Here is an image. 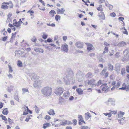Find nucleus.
I'll use <instances>...</instances> for the list:
<instances>
[{"label":"nucleus","instance_id":"6ab92c4d","mask_svg":"<svg viewBox=\"0 0 129 129\" xmlns=\"http://www.w3.org/2000/svg\"><path fill=\"white\" fill-rule=\"evenodd\" d=\"M122 61H127L129 60V55L126 54L124 56L122 59Z\"/></svg>","mask_w":129,"mask_h":129},{"label":"nucleus","instance_id":"393cba45","mask_svg":"<svg viewBox=\"0 0 129 129\" xmlns=\"http://www.w3.org/2000/svg\"><path fill=\"white\" fill-rule=\"evenodd\" d=\"M48 113L50 115H54L55 114L54 110L52 109H50L49 111L48 112Z\"/></svg>","mask_w":129,"mask_h":129},{"label":"nucleus","instance_id":"79ce46f5","mask_svg":"<svg viewBox=\"0 0 129 129\" xmlns=\"http://www.w3.org/2000/svg\"><path fill=\"white\" fill-rule=\"evenodd\" d=\"M0 116L1 118H2V120H4L5 121L7 120V119L6 118L5 116H3V115H1Z\"/></svg>","mask_w":129,"mask_h":129},{"label":"nucleus","instance_id":"7ed1b4c3","mask_svg":"<svg viewBox=\"0 0 129 129\" xmlns=\"http://www.w3.org/2000/svg\"><path fill=\"white\" fill-rule=\"evenodd\" d=\"M124 114V113L121 111H120L118 114V117L116 118V119L118 120L119 123L121 124V120H124L125 117H123V115Z\"/></svg>","mask_w":129,"mask_h":129},{"label":"nucleus","instance_id":"ea45409f","mask_svg":"<svg viewBox=\"0 0 129 129\" xmlns=\"http://www.w3.org/2000/svg\"><path fill=\"white\" fill-rule=\"evenodd\" d=\"M60 16L58 15H56L55 17V20L57 21H58L60 19Z\"/></svg>","mask_w":129,"mask_h":129},{"label":"nucleus","instance_id":"864d4df0","mask_svg":"<svg viewBox=\"0 0 129 129\" xmlns=\"http://www.w3.org/2000/svg\"><path fill=\"white\" fill-rule=\"evenodd\" d=\"M120 85V83L119 82H118L116 84V85H114V86L116 88H117L119 87Z\"/></svg>","mask_w":129,"mask_h":129},{"label":"nucleus","instance_id":"5fc2aeb1","mask_svg":"<svg viewBox=\"0 0 129 129\" xmlns=\"http://www.w3.org/2000/svg\"><path fill=\"white\" fill-rule=\"evenodd\" d=\"M17 52H18V54H19L20 55H22L23 54V53H24V52H21L19 50H18V51H15L16 53Z\"/></svg>","mask_w":129,"mask_h":129},{"label":"nucleus","instance_id":"a878e982","mask_svg":"<svg viewBox=\"0 0 129 129\" xmlns=\"http://www.w3.org/2000/svg\"><path fill=\"white\" fill-rule=\"evenodd\" d=\"M51 124L48 123H44L43 124V128L44 129H45L48 127H50Z\"/></svg>","mask_w":129,"mask_h":129},{"label":"nucleus","instance_id":"423d86ee","mask_svg":"<svg viewBox=\"0 0 129 129\" xmlns=\"http://www.w3.org/2000/svg\"><path fill=\"white\" fill-rule=\"evenodd\" d=\"M23 115H26L28 114V112H29L30 114H31L32 113V112L28 108V107L26 106L25 105H24L23 107Z\"/></svg>","mask_w":129,"mask_h":129},{"label":"nucleus","instance_id":"4468645a","mask_svg":"<svg viewBox=\"0 0 129 129\" xmlns=\"http://www.w3.org/2000/svg\"><path fill=\"white\" fill-rule=\"evenodd\" d=\"M126 45V42L123 41H122L119 43L118 44L117 46H118L122 47H123L125 46Z\"/></svg>","mask_w":129,"mask_h":129},{"label":"nucleus","instance_id":"c03bdc74","mask_svg":"<svg viewBox=\"0 0 129 129\" xmlns=\"http://www.w3.org/2000/svg\"><path fill=\"white\" fill-rule=\"evenodd\" d=\"M106 71V68H104L101 73V75H103L104 73Z\"/></svg>","mask_w":129,"mask_h":129},{"label":"nucleus","instance_id":"58836bf2","mask_svg":"<svg viewBox=\"0 0 129 129\" xmlns=\"http://www.w3.org/2000/svg\"><path fill=\"white\" fill-rule=\"evenodd\" d=\"M80 129H90V128L87 126H82L80 128Z\"/></svg>","mask_w":129,"mask_h":129},{"label":"nucleus","instance_id":"a18cd8bd","mask_svg":"<svg viewBox=\"0 0 129 129\" xmlns=\"http://www.w3.org/2000/svg\"><path fill=\"white\" fill-rule=\"evenodd\" d=\"M125 52H126V55H129V49H127L125 50L124 51H123V53L124 54Z\"/></svg>","mask_w":129,"mask_h":129},{"label":"nucleus","instance_id":"09e8293b","mask_svg":"<svg viewBox=\"0 0 129 129\" xmlns=\"http://www.w3.org/2000/svg\"><path fill=\"white\" fill-rule=\"evenodd\" d=\"M8 66L9 68V72L10 73H12L13 72V70L11 66L8 64Z\"/></svg>","mask_w":129,"mask_h":129},{"label":"nucleus","instance_id":"f3484780","mask_svg":"<svg viewBox=\"0 0 129 129\" xmlns=\"http://www.w3.org/2000/svg\"><path fill=\"white\" fill-rule=\"evenodd\" d=\"M34 50L36 52H39L41 53H43L44 51L43 49L40 48H35Z\"/></svg>","mask_w":129,"mask_h":129},{"label":"nucleus","instance_id":"603ef678","mask_svg":"<svg viewBox=\"0 0 129 129\" xmlns=\"http://www.w3.org/2000/svg\"><path fill=\"white\" fill-rule=\"evenodd\" d=\"M10 4L9 5L10 8H13V5L11 1H10Z\"/></svg>","mask_w":129,"mask_h":129},{"label":"nucleus","instance_id":"3c124183","mask_svg":"<svg viewBox=\"0 0 129 129\" xmlns=\"http://www.w3.org/2000/svg\"><path fill=\"white\" fill-rule=\"evenodd\" d=\"M125 73V68H123L121 70V74L123 75Z\"/></svg>","mask_w":129,"mask_h":129},{"label":"nucleus","instance_id":"13d9d810","mask_svg":"<svg viewBox=\"0 0 129 129\" xmlns=\"http://www.w3.org/2000/svg\"><path fill=\"white\" fill-rule=\"evenodd\" d=\"M12 15L10 13H9L7 15V20L9 21L10 20V17Z\"/></svg>","mask_w":129,"mask_h":129},{"label":"nucleus","instance_id":"1a4fd4ad","mask_svg":"<svg viewBox=\"0 0 129 129\" xmlns=\"http://www.w3.org/2000/svg\"><path fill=\"white\" fill-rule=\"evenodd\" d=\"M85 44L87 46V49L88 51H89L91 50H94V48L93 49L94 47H93V45L92 44L88 43H86Z\"/></svg>","mask_w":129,"mask_h":129},{"label":"nucleus","instance_id":"c85d7f7f","mask_svg":"<svg viewBox=\"0 0 129 129\" xmlns=\"http://www.w3.org/2000/svg\"><path fill=\"white\" fill-rule=\"evenodd\" d=\"M49 13L50 14V15L52 16V17L54 16V14H56L55 12L53 10H51L49 12Z\"/></svg>","mask_w":129,"mask_h":129},{"label":"nucleus","instance_id":"ddd939ff","mask_svg":"<svg viewBox=\"0 0 129 129\" xmlns=\"http://www.w3.org/2000/svg\"><path fill=\"white\" fill-rule=\"evenodd\" d=\"M98 16L100 17V19H105L104 15L102 12H100L98 14Z\"/></svg>","mask_w":129,"mask_h":129},{"label":"nucleus","instance_id":"0e129e2a","mask_svg":"<svg viewBox=\"0 0 129 129\" xmlns=\"http://www.w3.org/2000/svg\"><path fill=\"white\" fill-rule=\"evenodd\" d=\"M112 113L114 114H116L117 113V111H110Z\"/></svg>","mask_w":129,"mask_h":129},{"label":"nucleus","instance_id":"052dcab7","mask_svg":"<svg viewBox=\"0 0 129 129\" xmlns=\"http://www.w3.org/2000/svg\"><path fill=\"white\" fill-rule=\"evenodd\" d=\"M110 15L112 17H115L116 16V14L114 12L111 13L110 14Z\"/></svg>","mask_w":129,"mask_h":129},{"label":"nucleus","instance_id":"bb28decb","mask_svg":"<svg viewBox=\"0 0 129 129\" xmlns=\"http://www.w3.org/2000/svg\"><path fill=\"white\" fill-rule=\"evenodd\" d=\"M8 109L7 108L5 109L2 111V113L4 115H6L8 114Z\"/></svg>","mask_w":129,"mask_h":129},{"label":"nucleus","instance_id":"4be33fe9","mask_svg":"<svg viewBox=\"0 0 129 129\" xmlns=\"http://www.w3.org/2000/svg\"><path fill=\"white\" fill-rule=\"evenodd\" d=\"M60 125H65L67 123V120H60Z\"/></svg>","mask_w":129,"mask_h":129},{"label":"nucleus","instance_id":"f257e3e1","mask_svg":"<svg viewBox=\"0 0 129 129\" xmlns=\"http://www.w3.org/2000/svg\"><path fill=\"white\" fill-rule=\"evenodd\" d=\"M41 91L43 95L45 96H49L51 95L52 92L51 87L46 86L43 87Z\"/></svg>","mask_w":129,"mask_h":129},{"label":"nucleus","instance_id":"c9c22d12","mask_svg":"<svg viewBox=\"0 0 129 129\" xmlns=\"http://www.w3.org/2000/svg\"><path fill=\"white\" fill-rule=\"evenodd\" d=\"M17 65L19 67H22V64L21 61L19 60L17 61Z\"/></svg>","mask_w":129,"mask_h":129},{"label":"nucleus","instance_id":"39448f33","mask_svg":"<svg viewBox=\"0 0 129 129\" xmlns=\"http://www.w3.org/2000/svg\"><path fill=\"white\" fill-rule=\"evenodd\" d=\"M101 87H102V90L104 91L105 93L107 92L110 90V87H108L106 83L102 84Z\"/></svg>","mask_w":129,"mask_h":129},{"label":"nucleus","instance_id":"9d476101","mask_svg":"<svg viewBox=\"0 0 129 129\" xmlns=\"http://www.w3.org/2000/svg\"><path fill=\"white\" fill-rule=\"evenodd\" d=\"M41 82H37L35 81L34 84V86L36 88H39L41 87Z\"/></svg>","mask_w":129,"mask_h":129},{"label":"nucleus","instance_id":"f03ea898","mask_svg":"<svg viewBox=\"0 0 129 129\" xmlns=\"http://www.w3.org/2000/svg\"><path fill=\"white\" fill-rule=\"evenodd\" d=\"M66 78L68 79H71L72 82L74 83L75 81V78L73 77V73L72 70L70 69H68L66 73Z\"/></svg>","mask_w":129,"mask_h":129},{"label":"nucleus","instance_id":"e433bc0d","mask_svg":"<svg viewBox=\"0 0 129 129\" xmlns=\"http://www.w3.org/2000/svg\"><path fill=\"white\" fill-rule=\"evenodd\" d=\"M14 87V86H13L11 85L8 88V91L9 92H10L11 90H13V89Z\"/></svg>","mask_w":129,"mask_h":129},{"label":"nucleus","instance_id":"473e14b6","mask_svg":"<svg viewBox=\"0 0 129 129\" xmlns=\"http://www.w3.org/2000/svg\"><path fill=\"white\" fill-rule=\"evenodd\" d=\"M92 73L90 72H89L86 75V77L91 78L92 76Z\"/></svg>","mask_w":129,"mask_h":129},{"label":"nucleus","instance_id":"a19ab883","mask_svg":"<svg viewBox=\"0 0 129 129\" xmlns=\"http://www.w3.org/2000/svg\"><path fill=\"white\" fill-rule=\"evenodd\" d=\"M35 111L37 113H38L39 112V108L36 105L35 106Z\"/></svg>","mask_w":129,"mask_h":129},{"label":"nucleus","instance_id":"2eb2a0df","mask_svg":"<svg viewBox=\"0 0 129 129\" xmlns=\"http://www.w3.org/2000/svg\"><path fill=\"white\" fill-rule=\"evenodd\" d=\"M65 11V10L63 8H62L61 9H59L57 10V13L58 14H63Z\"/></svg>","mask_w":129,"mask_h":129},{"label":"nucleus","instance_id":"b1692460","mask_svg":"<svg viewBox=\"0 0 129 129\" xmlns=\"http://www.w3.org/2000/svg\"><path fill=\"white\" fill-rule=\"evenodd\" d=\"M76 91L79 94L81 95L82 94H83V91L80 88H78L76 89Z\"/></svg>","mask_w":129,"mask_h":129},{"label":"nucleus","instance_id":"20e7f679","mask_svg":"<svg viewBox=\"0 0 129 129\" xmlns=\"http://www.w3.org/2000/svg\"><path fill=\"white\" fill-rule=\"evenodd\" d=\"M64 89L60 87H57L55 89L54 93L57 95H60L63 92Z\"/></svg>","mask_w":129,"mask_h":129},{"label":"nucleus","instance_id":"f8f14e48","mask_svg":"<svg viewBox=\"0 0 129 129\" xmlns=\"http://www.w3.org/2000/svg\"><path fill=\"white\" fill-rule=\"evenodd\" d=\"M32 80H33L34 81V82L35 81H36L37 82H41V81L40 80V77H39L38 76H35L32 77Z\"/></svg>","mask_w":129,"mask_h":129},{"label":"nucleus","instance_id":"a211bd4d","mask_svg":"<svg viewBox=\"0 0 129 129\" xmlns=\"http://www.w3.org/2000/svg\"><path fill=\"white\" fill-rule=\"evenodd\" d=\"M5 2H3L2 4L1 8L4 9L6 10L8 9L9 8L8 6L6 5Z\"/></svg>","mask_w":129,"mask_h":129},{"label":"nucleus","instance_id":"bf43d9fd","mask_svg":"<svg viewBox=\"0 0 129 129\" xmlns=\"http://www.w3.org/2000/svg\"><path fill=\"white\" fill-rule=\"evenodd\" d=\"M50 117L48 115H46L45 117V119L47 120L50 119Z\"/></svg>","mask_w":129,"mask_h":129},{"label":"nucleus","instance_id":"dca6fc26","mask_svg":"<svg viewBox=\"0 0 129 129\" xmlns=\"http://www.w3.org/2000/svg\"><path fill=\"white\" fill-rule=\"evenodd\" d=\"M95 80L93 79H91L90 80H88V81L87 83L88 85H95L94 84L95 82Z\"/></svg>","mask_w":129,"mask_h":129},{"label":"nucleus","instance_id":"338daca9","mask_svg":"<svg viewBox=\"0 0 129 129\" xmlns=\"http://www.w3.org/2000/svg\"><path fill=\"white\" fill-rule=\"evenodd\" d=\"M119 52H117L116 54H115V57L117 58L119 57Z\"/></svg>","mask_w":129,"mask_h":129},{"label":"nucleus","instance_id":"de8ad7c7","mask_svg":"<svg viewBox=\"0 0 129 129\" xmlns=\"http://www.w3.org/2000/svg\"><path fill=\"white\" fill-rule=\"evenodd\" d=\"M31 40L33 42H36L37 41L36 38L34 36H33Z\"/></svg>","mask_w":129,"mask_h":129},{"label":"nucleus","instance_id":"e2e57ef3","mask_svg":"<svg viewBox=\"0 0 129 129\" xmlns=\"http://www.w3.org/2000/svg\"><path fill=\"white\" fill-rule=\"evenodd\" d=\"M8 77L9 79L12 78L13 77L10 74H9L8 75Z\"/></svg>","mask_w":129,"mask_h":129},{"label":"nucleus","instance_id":"2f4dec72","mask_svg":"<svg viewBox=\"0 0 129 129\" xmlns=\"http://www.w3.org/2000/svg\"><path fill=\"white\" fill-rule=\"evenodd\" d=\"M22 94H24V93L26 92H29L28 89L25 88H22Z\"/></svg>","mask_w":129,"mask_h":129},{"label":"nucleus","instance_id":"cd10ccee","mask_svg":"<svg viewBox=\"0 0 129 129\" xmlns=\"http://www.w3.org/2000/svg\"><path fill=\"white\" fill-rule=\"evenodd\" d=\"M115 70L117 72V74H118L120 71V67L119 66H116Z\"/></svg>","mask_w":129,"mask_h":129},{"label":"nucleus","instance_id":"412c9836","mask_svg":"<svg viewBox=\"0 0 129 129\" xmlns=\"http://www.w3.org/2000/svg\"><path fill=\"white\" fill-rule=\"evenodd\" d=\"M14 22L13 23V24L14 26H16V27H18L20 26L21 25V24H19L16 21V19H15L13 21Z\"/></svg>","mask_w":129,"mask_h":129},{"label":"nucleus","instance_id":"69168bd1","mask_svg":"<svg viewBox=\"0 0 129 129\" xmlns=\"http://www.w3.org/2000/svg\"><path fill=\"white\" fill-rule=\"evenodd\" d=\"M8 37L7 36H6L4 37L2 39V40L4 41H5L7 39Z\"/></svg>","mask_w":129,"mask_h":129},{"label":"nucleus","instance_id":"72a5a7b5","mask_svg":"<svg viewBox=\"0 0 129 129\" xmlns=\"http://www.w3.org/2000/svg\"><path fill=\"white\" fill-rule=\"evenodd\" d=\"M121 30H124L125 31H123V33L124 34L127 35L128 34V32L127 30L125 28V27H122L120 29Z\"/></svg>","mask_w":129,"mask_h":129},{"label":"nucleus","instance_id":"37998d69","mask_svg":"<svg viewBox=\"0 0 129 129\" xmlns=\"http://www.w3.org/2000/svg\"><path fill=\"white\" fill-rule=\"evenodd\" d=\"M106 5L108 7L109 9L110 10H112L113 8V6L109 4L107 5V4H106Z\"/></svg>","mask_w":129,"mask_h":129},{"label":"nucleus","instance_id":"f704fd0d","mask_svg":"<svg viewBox=\"0 0 129 129\" xmlns=\"http://www.w3.org/2000/svg\"><path fill=\"white\" fill-rule=\"evenodd\" d=\"M122 86H125V89H126V91H128L129 90V85H126L125 83H124L122 84Z\"/></svg>","mask_w":129,"mask_h":129},{"label":"nucleus","instance_id":"8fccbe9b","mask_svg":"<svg viewBox=\"0 0 129 129\" xmlns=\"http://www.w3.org/2000/svg\"><path fill=\"white\" fill-rule=\"evenodd\" d=\"M97 10L99 11L102 12L103 11V9L102 7V6L100 5V6L98 7L97 8Z\"/></svg>","mask_w":129,"mask_h":129},{"label":"nucleus","instance_id":"6e6552de","mask_svg":"<svg viewBox=\"0 0 129 129\" xmlns=\"http://www.w3.org/2000/svg\"><path fill=\"white\" fill-rule=\"evenodd\" d=\"M75 45L78 48H83V43L82 42L77 41L75 43Z\"/></svg>","mask_w":129,"mask_h":129},{"label":"nucleus","instance_id":"680f3d73","mask_svg":"<svg viewBox=\"0 0 129 129\" xmlns=\"http://www.w3.org/2000/svg\"><path fill=\"white\" fill-rule=\"evenodd\" d=\"M89 55L90 57H94L95 56V54L94 53H90L89 54Z\"/></svg>","mask_w":129,"mask_h":129},{"label":"nucleus","instance_id":"aec40b11","mask_svg":"<svg viewBox=\"0 0 129 129\" xmlns=\"http://www.w3.org/2000/svg\"><path fill=\"white\" fill-rule=\"evenodd\" d=\"M91 117V115L89 112L85 113V117L86 120H88L89 118Z\"/></svg>","mask_w":129,"mask_h":129},{"label":"nucleus","instance_id":"6e6d98bb","mask_svg":"<svg viewBox=\"0 0 129 129\" xmlns=\"http://www.w3.org/2000/svg\"><path fill=\"white\" fill-rule=\"evenodd\" d=\"M47 41L48 43L52 42H53V40L50 38H48L47 39Z\"/></svg>","mask_w":129,"mask_h":129},{"label":"nucleus","instance_id":"774afa93","mask_svg":"<svg viewBox=\"0 0 129 129\" xmlns=\"http://www.w3.org/2000/svg\"><path fill=\"white\" fill-rule=\"evenodd\" d=\"M126 70L127 73H129V66H127L126 68Z\"/></svg>","mask_w":129,"mask_h":129},{"label":"nucleus","instance_id":"7c9ffc66","mask_svg":"<svg viewBox=\"0 0 129 129\" xmlns=\"http://www.w3.org/2000/svg\"><path fill=\"white\" fill-rule=\"evenodd\" d=\"M70 95V93L68 91H67L64 92L63 94V96L65 98H67Z\"/></svg>","mask_w":129,"mask_h":129},{"label":"nucleus","instance_id":"49530a36","mask_svg":"<svg viewBox=\"0 0 129 129\" xmlns=\"http://www.w3.org/2000/svg\"><path fill=\"white\" fill-rule=\"evenodd\" d=\"M47 36L48 35H47L45 33H44L42 37L44 39H45L47 38Z\"/></svg>","mask_w":129,"mask_h":129},{"label":"nucleus","instance_id":"9b49d317","mask_svg":"<svg viewBox=\"0 0 129 129\" xmlns=\"http://www.w3.org/2000/svg\"><path fill=\"white\" fill-rule=\"evenodd\" d=\"M66 102V100L61 97H60L59 99V104L61 105L64 104Z\"/></svg>","mask_w":129,"mask_h":129},{"label":"nucleus","instance_id":"4c0bfd02","mask_svg":"<svg viewBox=\"0 0 129 129\" xmlns=\"http://www.w3.org/2000/svg\"><path fill=\"white\" fill-rule=\"evenodd\" d=\"M103 114L105 116H108V117H110L112 116L111 113V112L107 113H103Z\"/></svg>","mask_w":129,"mask_h":129},{"label":"nucleus","instance_id":"4d7b16f0","mask_svg":"<svg viewBox=\"0 0 129 129\" xmlns=\"http://www.w3.org/2000/svg\"><path fill=\"white\" fill-rule=\"evenodd\" d=\"M30 116H29V115H27V116L26 118L25 119V121L28 122L30 119Z\"/></svg>","mask_w":129,"mask_h":129},{"label":"nucleus","instance_id":"0eeeda50","mask_svg":"<svg viewBox=\"0 0 129 129\" xmlns=\"http://www.w3.org/2000/svg\"><path fill=\"white\" fill-rule=\"evenodd\" d=\"M68 45L65 43L62 45L61 46V50L62 51L67 53L68 51Z\"/></svg>","mask_w":129,"mask_h":129},{"label":"nucleus","instance_id":"5701e85b","mask_svg":"<svg viewBox=\"0 0 129 129\" xmlns=\"http://www.w3.org/2000/svg\"><path fill=\"white\" fill-rule=\"evenodd\" d=\"M108 69L109 71H112L113 70V66L110 63L108 64Z\"/></svg>","mask_w":129,"mask_h":129},{"label":"nucleus","instance_id":"c756f323","mask_svg":"<svg viewBox=\"0 0 129 129\" xmlns=\"http://www.w3.org/2000/svg\"><path fill=\"white\" fill-rule=\"evenodd\" d=\"M67 78H66V77H64V80H65V82H66V84H68L70 83V81L71 80L72 82L73 80L71 79H68V80L66 79Z\"/></svg>","mask_w":129,"mask_h":129}]
</instances>
